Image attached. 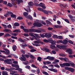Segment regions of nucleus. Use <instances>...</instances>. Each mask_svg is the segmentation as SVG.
Masks as SVG:
<instances>
[{"mask_svg": "<svg viewBox=\"0 0 75 75\" xmlns=\"http://www.w3.org/2000/svg\"><path fill=\"white\" fill-rule=\"evenodd\" d=\"M44 51H46L47 52H50V50L47 48H45L43 50Z\"/></svg>", "mask_w": 75, "mask_h": 75, "instance_id": "nucleus-14", "label": "nucleus"}, {"mask_svg": "<svg viewBox=\"0 0 75 75\" xmlns=\"http://www.w3.org/2000/svg\"><path fill=\"white\" fill-rule=\"evenodd\" d=\"M29 55H30V58H32V59H34L35 58L34 56H33V55H31L30 54Z\"/></svg>", "mask_w": 75, "mask_h": 75, "instance_id": "nucleus-46", "label": "nucleus"}, {"mask_svg": "<svg viewBox=\"0 0 75 75\" xmlns=\"http://www.w3.org/2000/svg\"><path fill=\"white\" fill-rule=\"evenodd\" d=\"M36 51V50L35 49H33L30 50V52H35Z\"/></svg>", "mask_w": 75, "mask_h": 75, "instance_id": "nucleus-55", "label": "nucleus"}, {"mask_svg": "<svg viewBox=\"0 0 75 75\" xmlns=\"http://www.w3.org/2000/svg\"><path fill=\"white\" fill-rule=\"evenodd\" d=\"M46 64H51V62L50 61H47L46 62Z\"/></svg>", "mask_w": 75, "mask_h": 75, "instance_id": "nucleus-63", "label": "nucleus"}, {"mask_svg": "<svg viewBox=\"0 0 75 75\" xmlns=\"http://www.w3.org/2000/svg\"><path fill=\"white\" fill-rule=\"evenodd\" d=\"M54 27L55 28H62V26L61 25H54Z\"/></svg>", "mask_w": 75, "mask_h": 75, "instance_id": "nucleus-15", "label": "nucleus"}, {"mask_svg": "<svg viewBox=\"0 0 75 75\" xmlns=\"http://www.w3.org/2000/svg\"><path fill=\"white\" fill-rule=\"evenodd\" d=\"M19 23L17 22L15 23L14 24V25L15 27H18V26H19Z\"/></svg>", "mask_w": 75, "mask_h": 75, "instance_id": "nucleus-34", "label": "nucleus"}, {"mask_svg": "<svg viewBox=\"0 0 75 75\" xmlns=\"http://www.w3.org/2000/svg\"><path fill=\"white\" fill-rule=\"evenodd\" d=\"M54 67H56V68H60V66H59V65H58V64H56L54 65Z\"/></svg>", "mask_w": 75, "mask_h": 75, "instance_id": "nucleus-58", "label": "nucleus"}, {"mask_svg": "<svg viewBox=\"0 0 75 75\" xmlns=\"http://www.w3.org/2000/svg\"><path fill=\"white\" fill-rule=\"evenodd\" d=\"M59 55L60 56V57H65V55L63 53L59 54Z\"/></svg>", "mask_w": 75, "mask_h": 75, "instance_id": "nucleus-45", "label": "nucleus"}, {"mask_svg": "<svg viewBox=\"0 0 75 75\" xmlns=\"http://www.w3.org/2000/svg\"><path fill=\"white\" fill-rule=\"evenodd\" d=\"M35 23H33V25L35 27H41V26L42 25L41 23H40V22L44 25H46V23L45 22L43 21H40L38 19H36V20Z\"/></svg>", "mask_w": 75, "mask_h": 75, "instance_id": "nucleus-1", "label": "nucleus"}, {"mask_svg": "<svg viewBox=\"0 0 75 75\" xmlns=\"http://www.w3.org/2000/svg\"><path fill=\"white\" fill-rule=\"evenodd\" d=\"M59 65L61 67H65V63H63V64H60Z\"/></svg>", "mask_w": 75, "mask_h": 75, "instance_id": "nucleus-29", "label": "nucleus"}, {"mask_svg": "<svg viewBox=\"0 0 75 75\" xmlns=\"http://www.w3.org/2000/svg\"><path fill=\"white\" fill-rule=\"evenodd\" d=\"M75 64L74 63H70V67H75Z\"/></svg>", "mask_w": 75, "mask_h": 75, "instance_id": "nucleus-33", "label": "nucleus"}, {"mask_svg": "<svg viewBox=\"0 0 75 75\" xmlns=\"http://www.w3.org/2000/svg\"><path fill=\"white\" fill-rule=\"evenodd\" d=\"M42 68H46V69H48V67L45 65L43 66L42 67Z\"/></svg>", "mask_w": 75, "mask_h": 75, "instance_id": "nucleus-52", "label": "nucleus"}, {"mask_svg": "<svg viewBox=\"0 0 75 75\" xmlns=\"http://www.w3.org/2000/svg\"><path fill=\"white\" fill-rule=\"evenodd\" d=\"M24 35L25 36V37H28V36H29L28 33H25L24 34Z\"/></svg>", "mask_w": 75, "mask_h": 75, "instance_id": "nucleus-64", "label": "nucleus"}, {"mask_svg": "<svg viewBox=\"0 0 75 75\" xmlns=\"http://www.w3.org/2000/svg\"><path fill=\"white\" fill-rule=\"evenodd\" d=\"M68 42L70 44H74V42H73L71 40H69Z\"/></svg>", "mask_w": 75, "mask_h": 75, "instance_id": "nucleus-60", "label": "nucleus"}, {"mask_svg": "<svg viewBox=\"0 0 75 75\" xmlns=\"http://www.w3.org/2000/svg\"><path fill=\"white\" fill-rule=\"evenodd\" d=\"M13 32H14V33H16H16H18V32L19 33H20V30L16 29L14 30H13Z\"/></svg>", "mask_w": 75, "mask_h": 75, "instance_id": "nucleus-24", "label": "nucleus"}, {"mask_svg": "<svg viewBox=\"0 0 75 75\" xmlns=\"http://www.w3.org/2000/svg\"><path fill=\"white\" fill-rule=\"evenodd\" d=\"M68 16L69 18H74V17L71 15V14H69L68 15Z\"/></svg>", "mask_w": 75, "mask_h": 75, "instance_id": "nucleus-37", "label": "nucleus"}, {"mask_svg": "<svg viewBox=\"0 0 75 75\" xmlns=\"http://www.w3.org/2000/svg\"><path fill=\"white\" fill-rule=\"evenodd\" d=\"M35 29H29V31L30 32H33V33H35Z\"/></svg>", "mask_w": 75, "mask_h": 75, "instance_id": "nucleus-21", "label": "nucleus"}, {"mask_svg": "<svg viewBox=\"0 0 75 75\" xmlns=\"http://www.w3.org/2000/svg\"><path fill=\"white\" fill-rule=\"evenodd\" d=\"M35 44L33 43L32 44L34 46H36V47H38L40 46V44H43V42L41 41L38 42L37 41H35Z\"/></svg>", "mask_w": 75, "mask_h": 75, "instance_id": "nucleus-4", "label": "nucleus"}, {"mask_svg": "<svg viewBox=\"0 0 75 75\" xmlns=\"http://www.w3.org/2000/svg\"><path fill=\"white\" fill-rule=\"evenodd\" d=\"M49 41L50 43H51L52 45H51L50 48L51 49H53L54 48L53 47H55V46L54 45H56V41L55 40H49Z\"/></svg>", "mask_w": 75, "mask_h": 75, "instance_id": "nucleus-3", "label": "nucleus"}, {"mask_svg": "<svg viewBox=\"0 0 75 75\" xmlns=\"http://www.w3.org/2000/svg\"><path fill=\"white\" fill-rule=\"evenodd\" d=\"M26 18L28 19H32V16L30 15H29L26 17Z\"/></svg>", "mask_w": 75, "mask_h": 75, "instance_id": "nucleus-41", "label": "nucleus"}, {"mask_svg": "<svg viewBox=\"0 0 75 75\" xmlns=\"http://www.w3.org/2000/svg\"><path fill=\"white\" fill-rule=\"evenodd\" d=\"M18 40L20 42H23V43L24 42V41H23V40H22V39L21 38H18Z\"/></svg>", "mask_w": 75, "mask_h": 75, "instance_id": "nucleus-32", "label": "nucleus"}, {"mask_svg": "<svg viewBox=\"0 0 75 75\" xmlns=\"http://www.w3.org/2000/svg\"><path fill=\"white\" fill-rule=\"evenodd\" d=\"M38 9L39 11H42V10H43V9H42V8H38Z\"/></svg>", "mask_w": 75, "mask_h": 75, "instance_id": "nucleus-53", "label": "nucleus"}, {"mask_svg": "<svg viewBox=\"0 0 75 75\" xmlns=\"http://www.w3.org/2000/svg\"><path fill=\"white\" fill-rule=\"evenodd\" d=\"M64 21H66V22L67 23H69V21H68V19H64Z\"/></svg>", "mask_w": 75, "mask_h": 75, "instance_id": "nucleus-56", "label": "nucleus"}, {"mask_svg": "<svg viewBox=\"0 0 75 75\" xmlns=\"http://www.w3.org/2000/svg\"><path fill=\"white\" fill-rule=\"evenodd\" d=\"M2 25L4 27V28H7V26L6 25L4 24H2Z\"/></svg>", "mask_w": 75, "mask_h": 75, "instance_id": "nucleus-61", "label": "nucleus"}, {"mask_svg": "<svg viewBox=\"0 0 75 75\" xmlns=\"http://www.w3.org/2000/svg\"><path fill=\"white\" fill-rule=\"evenodd\" d=\"M11 17L12 18H16V15L13 14L11 15Z\"/></svg>", "mask_w": 75, "mask_h": 75, "instance_id": "nucleus-44", "label": "nucleus"}, {"mask_svg": "<svg viewBox=\"0 0 75 75\" xmlns=\"http://www.w3.org/2000/svg\"><path fill=\"white\" fill-rule=\"evenodd\" d=\"M23 14L24 16H27L28 14V13L27 12H24L23 13Z\"/></svg>", "mask_w": 75, "mask_h": 75, "instance_id": "nucleus-49", "label": "nucleus"}, {"mask_svg": "<svg viewBox=\"0 0 75 75\" xmlns=\"http://www.w3.org/2000/svg\"><path fill=\"white\" fill-rule=\"evenodd\" d=\"M12 2V4L14 6L16 5V3H18V4H20L21 3H23V1L22 0H11Z\"/></svg>", "mask_w": 75, "mask_h": 75, "instance_id": "nucleus-2", "label": "nucleus"}, {"mask_svg": "<svg viewBox=\"0 0 75 75\" xmlns=\"http://www.w3.org/2000/svg\"><path fill=\"white\" fill-rule=\"evenodd\" d=\"M42 11H43V13H45V14H48V12H47L46 10H44L43 9Z\"/></svg>", "mask_w": 75, "mask_h": 75, "instance_id": "nucleus-51", "label": "nucleus"}, {"mask_svg": "<svg viewBox=\"0 0 75 75\" xmlns=\"http://www.w3.org/2000/svg\"><path fill=\"white\" fill-rule=\"evenodd\" d=\"M42 73L44 74V75H48L49 74L48 73H47V72L43 71L42 72Z\"/></svg>", "mask_w": 75, "mask_h": 75, "instance_id": "nucleus-42", "label": "nucleus"}, {"mask_svg": "<svg viewBox=\"0 0 75 75\" xmlns=\"http://www.w3.org/2000/svg\"><path fill=\"white\" fill-rule=\"evenodd\" d=\"M3 31L4 32H8L10 31V30L8 29H5L4 30H3Z\"/></svg>", "mask_w": 75, "mask_h": 75, "instance_id": "nucleus-47", "label": "nucleus"}, {"mask_svg": "<svg viewBox=\"0 0 75 75\" xmlns=\"http://www.w3.org/2000/svg\"><path fill=\"white\" fill-rule=\"evenodd\" d=\"M10 15V12H7V13L5 14L4 15L5 17H7Z\"/></svg>", "mask_w": 75, "mask_h": 75, "instance_id": "nucleus-28", "label": "nucleus"}, {"mask_svg": "<svg viewBox=\"0 0 75 75\" xmlns=\"http://www.w3.org/2000/svg\"><path fill=\"white\" fill-rule=\"evenodd\" d=\"M68 43V40L66 39H64L63 40V44H67Z\"/></svg>", "mask_w": 75, "mask_h": 75, "instance_id": "nucleus-19", "label": "nucleus"}, {"mask_svg": "<svg viewBox=\"0 0 75 75\" xmlns=\"http://www.w3.org/2000/svg\"><path fill=\"white\" fill-rule=\"evenodd\" d=\"M53 38H57L58 39V35H54L52 36Z\"/></svg>", "mask_w": 75, "mask_h": 75, "instance_id": "nucleus-40", "label": "nucleus"}, {"mask_svg": "<svg viewBox=\"0 0 75 75\" xmlns=\"http://www.w3.org/2000/svg\"><path fill=\"white\" fill-rule=\"evenodd\" d=\"M34 3L36 5V6H38V4H37L38 2V1L37 0H35L34 1Z\"/></svg>", "mask_w": 75, "mask_h": 75, "instance_id": "nucleus-25", "label": "nucleus"}, {"mask_svg": "<svg viewBox=\"0 0 75 75\" xmlns=\"http://www.w3.org/2000/svg\"><path fill=\"white\" fill-rule=\"evenodd\" d=\"M25 46H26V47L27 46V47H28V48H30V49H33V48H34V47H32L31 46H30L28 45H26Z\"/></svg>", "mask_w": 75, "mask_h": 75, "instance_id": "nucleus-27", "label": "nucleus"}, {"mask_svg": "<svg viewBox=\"0 0 75 75\" xmlns=\"http://www.w3.org/2000/svg\"><path fill=\"white\" fill-rule=\"evenodd\" d=\"M48 30H52L53 28L51 27H49L47 28Z\"/></svg>", "mask_w": 75, "mask_h": 75, "instance_id": "nucleus-59", "label": "nucleus"}, {"mask_svg": "<svg viewBox=\"0 0 75 75\" xmlns=\"http://www.w3.org/2000/svg\"><path fill=\"white\" fill-rule=\"evenodd\" d=\"M22 57H21L19 58L20 59L21 61H26V58H25V55H24V54H22Z\"/></svg>", "mask_w": 75, "mask_h": 75, "instance_id": "nucleus-7", "label": "nucleus"}, {"mask_svg": "<svg viewBox=\"0 0 75 75\" xmlns=\"http://www.w3.org/2000/svg\"><path fill=\"white\" fill-rule=\"evenodd\" d=\"M63 60L65 62H68L69 61V59L67 57H64L63 58Z\"/></svg>", "mask_w": 75, "mask_h": 75, "instance_id": "nucleus-20", "label": "nucleus"}, {"mask_svg": "<svg viewBox=\"0 0 75 75\" xmlns=\"http://www.w3.org/2000/svg\"><path fill=\"white\" fill-rule=\"evenodd\" d=\"M33 5L34 4H33V2L30 1L28 3V7L29 8L28 10H29V12H31V10L30 8L31 6H33Z\"/></svg>", "mask_w": 75, "mask_h": 75, "instance_id": "nucleus-5", "label": "nucleus"}, {"mask_svg": "<svg viewBox=\"0 0 75 75\" xmlns=\"http://www.w3.org/2000/svg\"><path fill=\"white\" fill-rule=\"evenodd\" d=\"M30 71H31V72H32V73H34L35 72L37 71L36 70H34V69L31 70Z\"/></svg>", "mask_w": 75, "mask_h": 75, "instance_id": "nucleus-57", "label": "nucleus"}, {"mask_svg": "<svg viewBox=\"0 0 75 75\" xmlns=\"http://www.w3.org/2000/svg\"><path fill=\"white\" fill-rule=\"evenodd\" d=\"M3 2L4 4H7V1H3Z\"/></svg>", "mask_w": 75, "mask_h": 75, "instance_id": "nucleus-62", "label": "nucleus"}, {"mask_svg": "<svg viewBox=\"0 0 75 75\" xmlns=\"http://www.w3.org/2000/svg\"><path fill=\"white\" fill-rule=\"evenodd\" d=\"M47 58L48 59L50 60H54V57L47 56Z\"/></svg>", "mask_w": 75, "mask_h": 75, "instance_id": "nucleus-17", "label": "nucleus"}, {"mask_svg": "<svg viewBox=\"0 0 75 75\" xmlns=\"http://www.w3.org/2000/svg\"><path fill=\"white\" fill-rule=\"evenodd\" d=\"M69 71L71 72H74V69L72 68H69Z\"/></svg>", "mask_w": 75, "mask_h": 75, "instance_id": "nucleus-23", "label": "nucleus"}, {"mask_svg": "<svg viewBox=\"0 0 75 75\" xmlns=\"http://www.w3.org/2000/svg\"><path fill=\"white\" fill-rule=\"evenodd\" d=\"M4 50L6 51L5 52V54H6V55H9L10 54V51L8 50L5 48L4 49Z\"/></svg>", "mask_w": 75, "mask_h": 75, "instance_id": "nucleus-12", "label": "nucleus"}, {"mask_svg": "<svg viewBox=\"0 0 75 75\" xmlns=\"http://www.w3.org/2000/svg\"><path fill=\"white\" fill-rule=\"evenodd\" d=\"M52 71L54 72H57V70L55 69H53Z\"/></svg>", "mask_w": 75, "mask_h": 75, "instance_id": "nucleus-50", "label": "nucleus"}, {"mask_svg": "<svg viewBox=\"0 0 75 75\" xmlns=\"http://www.w3.org/2000/svg\"><path fill=\"white\" fill-rule=\"evenodd\" d=\"M3 75H8L7 74V72L6 71H2Z\"/></svg>", "mask_w": 75, "mask_h": 75, "instance_id": "nucleus-26", "label": "nucleus"}, {"mask_svg": "<svg viewBox=\"0 0 75 75\" xmlns=\"http://www.w3.org/2000/svg\"><path fill=\"white\" fill-rule=\"evenodd\" d=\"M46 22L47 23V24H50V25H52V23H51V22H50V21H49L48 20H47L46 21Z\"/></svg>", "mask_w": 75, "mask_h": 75, "instance_id": "nucleus-43", "label": "nucleus"}, {"mask_svg": "<svg viewBox=\"0 0 75 75\" xmlns=\"http://www.w3.org/2000/svg\"><path fill=\"white\" fill-rule=\"evenodd\" d=\"M33 34H34V33H29L30 35V36H31V37H34V38H35V39L36 40L38 41H40V39L38 38H37L34 35H33Z\"/></svg>", "mask_w": 75, "mask_h": 75, "instance_id": "nucleus-6", "label": "nucleus"}, {"mask_svg": "<svg viewBox=\"0 0 75 75\" xmlns=\"http://www.w3.org/2000/svg\"><path fill=\"white\" fill-rule=\"evenodd\" d=\"M4 62L7 64H10V60L9 59H6L4 60Z\"/></svg>", "mask_w": 75, "mask_h": 75, "instance_id": "nucleus-13", "label": "nucleus"}, {"mask_svg": "<svg viewBox=\"0 0 75 75\" xmlns=\"http://www.w3.org/2000/svg\"><path fill=\"white\" fill-rule=\"evenodd\" d=\"M37 74H39L40 73V69L39 68H38L37 70Z\"/></svg>", "mask_w": 75, "mask_h": 75, "instance_id": "nucleus-38", "label": "nucleus"}, {"mask_svg": "<svg viewBox=\"0 0 75 75\" xmlns=\"http://www.w3.org/2000/svg\"><path fill=\"white\" fill-rule=\"evenodd\" d=\"M12 49L14 51H16V50L17 49V46L16 45H13L12 47Z\"/></svg>", "mask_w": 75, "mask_h": 75, "instance_id": "nucleus-18", "label": "nucleus"}, {"mask_svg": "<svg viewBox=\"0 0 75 75\" xmlns=\"http://www.w3.org/2000/svg\"><path fill=\"white\" fill-rule=\"evenodd\" d=\"M23 30L24 31L25 33H29V30L26 29H23Z\"/></svg>", "mask_w": 75, "mask_h": 75, "instance_id": "nucleus-35", "label": "nucleus"}, {"mask_svg": "<svg viewBox=\"0 0 75 75\" xmlns=\"http://www.w3.org/2000/svg\"><path fill=\"white\" fill-rule=\"evenodd\" d=\"M42 59V58H41V57H38L37 60L38 61H39V62H41L42 61L41 60Z\"/></svg>", "mask_w": 75, "mask_h": 75, "instance_id": "nucleus-31", "label": "nucleus"}, {"mask_svg": "<svg viewBox=\"0 0 75 75\" xmlns=\"http://www.w3.org/2000/svg\"><path fill=\"white\" fill-rule=\"evenodd\" d=\"M39 5L40 7H41L43 9H45L46 8V7L45 6V4L40 3V4Z\"/></svg>", "mask_w": 75, "mask_h": 75, "instance_id": "nucleus-11", "label": "nucleus"}, {"mask_svg": "<svg viewBox=\"0 0 75 75\" xmlns=\"http://www.w3.org/2000/svg\"><path fill=\"white\" fill-rule=\"evenodd\" d=\"M52 35H51V34L49 33H46L45 34V37L47 38H50L51 37Z\"/></svg>", "mask_w": 75, "mask_h": 75, "instance_id": "nucleus-10", "label": "nucleus"}, {"mask_svg": "<svg viewBox=\"0 0 75 75\" xmlns=\"http://www.w3.org/2000/svg\"><path fill=\"white\" fill-rule=\"evenodd\" d=\"M43 41L46 43H47V42H50V40H47L46 39H44L43 40Z\"/></svg>", "mask_w": 75, "mask_h": 75, "instance_id": "nucleus-36", "label": "nucleus"}, {"mask_svg": "<svg viewBox=\"0 0 75 75\" xmlns=\"http://www.w3.org/2000/svg\"><path fill=\"white\" fill-rule=\"evenodd\" d=\"M11 66L13 67H14L15 68H19V66L15 64H12Z\"/></svg>", "mask_w": 75, "mask_h": 75, "instance_id": "nucleus-16", "label": "nucleus"}, {"mask_svg": "<svg viewBox=\"0 0 75 75\" xmlns=\"http://www.w3.org/2000/svg\"><path fill=\"white\" fill-rule=\"evenodd\" d=\"M35 33H41V30H39L35 29Z\"/></svg>", "mask_w": 75, "mask_h": 75, "instance_id": "nucleus-39", "label": "nucleus"}, {"mask_svg": "<svg viewBox=\"0 0 75 75\" xmlns=\"http://www.w3.org/2000/svg\"><path fill=\"white\" fill-rule=\"evenodd\" d=\"M40 35L42 38H44L45 37V35H44L43 34H40Z\"/></svg>", "mask_w": 75, "mask_h": 75, "instance_id": "nucleus-48", "label": "nucleus"}, {"mask_svg": "<svg viewBox=\"0 0 75 75\" xmlns=\"http://www.w3.org/2000/svg\"><path fill=\"white\" fill-rule=\"evenodd\" d=\"M27 63L26 62H23V64H25V65H28L29 64V62L28 61L27 62Z\"/></svg>", "mask_w": 75, "mask_h": 75, "instance_id": "nucleus-54", "label": "nucleus"}, {"mask_svg": "<svg viewBox=\"0 0 75 75\" xmlns=\"http://www.w3.org/2000/svg\"><path fill=\"white\" fill-rule=\"evenodd\" d=\"M56 47L60 49H62V48L63 49L66 48L67 46L66 45H56Z\"/></svg>", "mask_w": 75, "mask_h": 75, "instance_id": "nucleus-8", "label": "nucleus"}, {"mask_svg": "<svg viewBox=\"0 0 75 75\" xmlns=\"http://www.w3.org/2000/svg\"><path fill=\"white\" fill-rule=\"evenodd\" d=\"M72 50L71 49H68L66 51V52H68L69 55L72 54Z\"/></svg>", "mask_w": 75, "mask_h": 75, "instance_id": "nucleus-9", "label": "nucleus"}, {"mask_svg": "<svg viewBox=\"0 0 75 75\" xmlns=\"http://www.w3.org/2000/svg\"><path fill=\"white\" fill-rule=\"evenodd\" d=\"M57 39L62 40V39H63V37L62 36H58L57 37Z\"/></svg>", "mask_w": 75, "mask_h": 75, "instance_id": "nucleus-30", "label": "nucleus"}, {"mask_svg": "<svg viewBox=\"0 0 75 75\" xmlns=\"http://www.w3.org/2000/svg\"><path fill=\"white\" fill-rule=\"evenodd\" d=\"M65 67H70L71 65V63H65Z\"/></svg>", "mask_w": 75, "mask_h": 75, "instance_id": "nucleus-22", "label": "nucleus"}]
</instances>
